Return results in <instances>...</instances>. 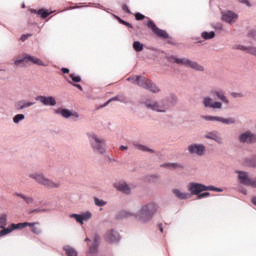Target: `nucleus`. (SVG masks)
<instances>
[{
  "label": "nucleus",
  "instance_id": "f257e3e1",
  "mask_svg": "<svg viewBox=\"0 0 256 256\" xmlns=\"http://www.w3.org/2000/svg\"><path fill=\"white\" fill-rule=\"evenodd\" d=\"M158 209V205L154 202L142 205L139 212L135 215V219L138 220L140 223H148V221L152 220Z\"/></svg>",
  "mask_w": 256,
  "mask_h": 256
},
{
  "label": "nucleus",
  "instance_id": "f03ea898",
  "mask_svg": "<svg viewBox=\"0 0 256 256\" xmlns=\"http://www.w3.org/2000/svg\"><path fill=\"white\" fill-rule=\"evenodd\" d=\"M127 80L133 84H137L140 87H144V89H148L154 94H157V92H160L159 87H157L150 79L146 78L145 76H140V75L130 76V78H128Z\"/></svg>",
  "mask_w": 256,
  "mask_h": 256
},
{
  "label": "nucleus",
  "instance_id": "7ed1b4c3",
  "mask_svg": "<svg viewBox=\"0 0 256 256\" xmlns=\"http://www.w3.org/2000/svg\"><path fill=\"white\" fill-rule=\"evenodd\" d=\"M188 190L192 195H201L203 191H222L221 188L216 186H206L202 183L190 182L188 185Z\"/></svg>",
  "mask_w": 256,
  "mask_h": 256
},
{
  "label": "nucleus",
  "instance_id": "20e7f679",
  "mask_svg": "<svg viewBox=\"0 0 256 256\" xmlns=\"http://www.w3.org/2000/svg\"><path fill=\"white\" fill-rule=\"evenodd\" d=\"M169 61L175 62L179 65H184L185 67H190L191 69L197 70L199 72H203L204 68L202 65L197 64V62H194L193 60L187 59L186 57H176V56H170Z\"/></svg>",
  "mask_w": 256,
  "mask_h": 256
},
{
  "label": "nucleus",
  "instance_id": "39448f33",
  "mask_svg": "<svg viewBox=\"0 0 256 256\" xmlns=\"http://www.w3.org/2000/svg\"><path fill=\"white\" fill-rule=\"evenodd\" d=\"M30 177L32 179H35L36 182L40 183V185H44V187H47V188L60 187V183L52 182V180L47 179V177H45L42 174H31Z\"/></svg>",
  "mask_w": 256,
  "mask_h": 256
},
{
  "label": "nucleus",
  "instance_id": "423d86ee",
  "mask_svg": "<svg viewBox=\"0 0 256 256\" xmlns=\"http://www.w3.org/2000/svg\"><path fill=\"white\" fill-rule=\"evenodd\" d=\"M29 62H31L32 64L41 65L45 67L43 60L39 59L38 57L29 56V55L22 57V59L15 60L14 64L19 66V65L29 64Z\"/></svg>",
  "mask_w": 256,
  "mask_h": 256
},
{
  "label": "nucleus",
  "instance_id": "0eeeda50",
  "mask_svg": "<svg viewBox=\"0 0 256 256\" xmlns=\"http://www.w3.org/2000/svg\"><path fill=\"white\" fill-rule=\"evenodd\" d=\"M90 141L94 150H97L99 154H105V141H103V139H99L96 134H92L90 136Z\"/></svg>",
  "mask_w": 256,
  "mask_h": 256
},
{
  "label": "nucleus",
  "instance_id": "6e6552de",
  "mask_svg": "<svg viewBox=\"0 0 256 256\" xmlns=\"http://www.w3.org/2000/svg\"><path fill=\"white\" fill-rule=\"evenodd\" d=\"M147 27L150 28L151 31H153V33L155 35L160 37V39H169L170 38V35L168 34V32H166V30H163V29H160L159 27H157L153 20L148 21Z\"/></svg>",
  "mask_w": 256,
  "mask_h": 256
},
{
  "label": "nucleus",
  "instance_id": "1a4fd4ad",
  "mask_svg": "<svg viewBox=\"0 0 256 256\" xmlns=\"http://www.w3.org/2000/svg\"><path fill=\"white\" fill-rule=\"evenodd\" d=\"M238 179L240 180V183H242L243 185L256 187V179H251L250 177H248L247 172H238Z\"/></svg>",
  "mask_w": 256,
  "mask_h": 256
},
{
  "label": "nucleus",
  "instance_id": "9d476101",
  "mask_svg": "<svg viewBox=\"0 0 256 256\" xmlns=\"http://www.w3.org/2000/svg\"><path fill=\"white\" fill-rule=\"evenodd\" d=\"M188 150L190 154H196L202 157V155H205L206 147L203 144H191L188 146Z\"/></svg>",
  "mask_w": 256,
  "mask_h": 256
},
{
  "label": "nucleus",
  "instance_id": "9b49d317",
  "mask_svg": "<svg viewBox=\"0 0 256 256\" xmlns=\"http://www.w3.org/2000/svg\"><path fill=\"white\" fill-rule=\"evenodd\" d=\"M239 18V15L235 12H231V10H228L227 12H222V20L226 21V23H229L230 25L232 23H235Z\"/></svg>",
  "mask_w": 256,
  "mask_h": 256
},
{
  "label": "nucleus",
  "instance_id": "f8f14e48",
  "mask_svg": "<svg viewBox=\"0 0 256 256\" xmlns=\"http://www.w3.org/2000/svg\"><path fill=\"white\" fill-rule=\"evenodd\" d=\"M205 121H219L222 124L230 125L235 124L236 120L233 117L225 119L224 117H217V116H204Z\"/></svg>",
  "mask_w": 256,
  "mask_h": 256
},
{
  "label": "nucleus",
  "instance_id": "ddd939ff",
  "mask_svg": "<svg viewBox=\"0 0 256 256\" xmlns=\"http://www.w3.org/2000/svg\"><path fill=\"white\" fill-rule=\"evenodd\" d=\"M203 104L205 108H213V109H221L223 108L222 103L220 101H213L210 97H205L203 100Z\"/></svg>",
  "mask_w": 256,
  "mask_h": 256
},
{
  "label": "nucleus",
  "instance_id": "4468645a",
  "mask_svg": "<svg viewBox=\"0 0 256 256\" xmlns=\"http://www.w3.org/2000/svg\"><path fill=\"white\" fill-rule=\"evenodd\" d=\"M70 217L75 218L77 223H80V225H83V221H88L91 219L92 213L85 212V213H82L81 215H78L77 213H72V215H70Z\"/></svg>",
  "mask_w": 256,
  "mask_h": 256
},
{
  "label": "nucleus",
  "instance_id": "2eb2a0df",
  "mask_svg": "<svg viewBox=\"0 0 256 256\" xmlns=\"http://www.w3.org/2000/svg\"><path fill=\"white\" fill-rule=\"evenodd\" d=\"M240 141L241 143H255L256 134H252L250 131H247L240 135Z\"/></svg>",
  "mask_w": 256,
  "mask_h": 256
},
{
  "label": "nucleus",
  "instance_id": "dca6fc26",
  "mask_svg": "<svg viewBox=\"0 0 256 256\" xmlns=\"http://www.w3.org/2000/svg\"><path fill=\"white\" fill-rule=\"evenodd\" d=\"M105 239L107 242L116 243L120 240V234L116 230H109L105 235Z\"/></svg>",
  "mask_w": 256,
  "mask_h": 256
},
{
  "label": "nucleus",
  "instance_id": "f3484780",
  "mask_svg": "<svg viewBox=\"0 0 256 256\" xmlns=\"http://www.w3.org/2000/svg\"><path fill=\"white\" fill-rule=\"evenodd\" d=\"M36 100L43 103V105H45V106H56L57 105L56 98H54V97H44V96L40 95L39 97L36 98Z\"/></svg>",
  "mask_w": 256,
  "mask_h": 256
},
{
  "label": "nucleus",
  "instance_id": "a211bd4d",
  "mask_svg": "<svg viewBox=\"0 0 256 256\" xmlns=\"http://www.w3.org/2000/svg\"><path fill=\"white\" fill-rule=\"evenodd\" d=\"M146 108H150L153 109V111H157L158 113H164L166 111L165 105H160L157 102H153V103H145Z\"/></svg>",
  "mask_w": 256,
  "mask_h": 256
},
{
  "label": "nucleus",
  "instance_id": "6ab92c4d",
  "mask_svg": "<svg viewBox=\"0 0 256 256\" xmlns=\"http://www.w3.org/2000/svg\"><path fill=\"white\" fill-rule=\"evenodd\" d=\"M57 114H61L62 117H65L68 119V117L74 116V117H79L78 112H72L70 109H57L56 110Z\"/></svg>",
  "mask_w": 256,
  "mask_h": 256
},
{
  "label": "nucleus",
  "instance_id": "aec40b11",
  "mask_svg": "<svg viewBox=\"0 0 256 256\" xmlns=\"http://www.w3.org/2000/svg\"><path fill=\"white\" fill-rule=\"evenodd\" d=\"M211 94L216 95L219 100H221L222 102H224L226 104L230 103V101L224 94L223 90H211Z\"/></svg>",
  "mask_w": 256,
  "mask_h": 256
},
{
  "label": "nucleus",
  "instance_id": "412c9836",
  "mask_svg": "<svg viewBox=\"0 0 256 256\" xmlns=\"http://www.w3.org/2000/svg\"><path fill=\"white\" fill-rule=\"evenodd\" d=\"M33 105H35V103H33L32 101L20 100V101H17L15 108L17 110H21V109L29 108V106H33Z\"/></svg>",
  "mask_w": 256,
  "mask_h": 256
},
{
  "label": "nucleus",
  "instance_id": "4be33fe9",
  "mask_svg": "<svg viewBox=\"0 0 256 256\" xmlns=\"http://www.w3.org/2000/svg\"><path fill=\"white\" fill-rule=\"evenodd\" d=\"M99 240H100L99 235L95 234L94 238H93V245L90 246V248H89L90 253H92V254L97 253L98 247H99Z\"/></svg>",
  "mask_w": 256,
  "mask_h": 256
},
{
  "label": "nucleus",
  "instance_id": "5701e85b",
  "mask_svg": "<svg viewBox=\"0 0 256 256\" xmlns=\"http://www.w3.org/2000/svg\"><path fill=\"white\" fill-rule=\"evenodd\" d=\"M116 189L119 191H122L126 195H130L131 193V188L127 183H119L118 185H115Z\"/></svg>",
  "mask_w": 256,
  "mask_h": 256
},
{
  "label": "nucleus",
  "instance_id": "b1692460",
  "mask_svg": "<svg viewBox=\"0 0 256 256\" xmlns=\"http://www.w3.org/2000/svg\"><path fill=\"white\" fill-rule=\"evenodd\" d=\"M31 13H36L37 15H40L42 18L49 17L50 13L49 10H45L44 8H41L40 10H35V8H31Z\"/></svg>",
  "mask_w": 256,
  "mask_h": 256
},
{
  "label": "nucleus",
  "instance_id": "393cba45",
  "mask_svg": "<svg viewBox=\"0 0 256 256\" xmlns=\"http://www.w3.org/2000/svg\"><path fill=\"white\" fill-rule=\"evenodd\" d=\"M172 192L176 196V198H178V199H188V198H190L189 193H183V191H180L177 188L172 190Z\"/></svg>",
  "mask_w": 256,
  "mask_h": 256
},
{
  "label": "nucleus",
  "instance_id": "a878e982",
  "mask_svg": "<svg viewBox=\"0 0 256 256\" xmlns=\"http://www.w3.org/2000/svg\"><path fill=\"white\" fill-rule=\"evenodd\" d=\"M126 97H124L123 95H117L116 97L110 98V100L106 101V103H104V105L102 106H108L111 102H126Z\"/></svg>",
  "mask_w": 256,
  "mask_h": 256
},
{
  "label": "nucleus",
  "instance_id": "bb28decb",
  "mask_svg": "<svg viewBox=\"0 0 256 256\" xmlns=\"http://www.w3.org/2000/svg\"><path fill=\"white\" fill-rule=\"evenodd\" d=\"M237 50H242V51H247L250 54H253L254 56H256V48H247V46H243V45H238L236 46Z\"/></svg>",
  "mask_w": 256,
  "mask_h": 256
},
{
  "label": "nucleus",
  "instance_id": "cd10ccee",
  "mask_svg": "<svg viewBox=\"0 0 256 256\" xmlns=\"http://www.w3.org/2000/svg\"><path fill=\"white\" fill-rule=\"evenodd\" d=\"M34 223H18V224H12V229L13 231L15 229H23V228H27V226H34Z\"/></svg>",
  "mask_w": 256,
  "mask_h": 256
},
{
  "label": "nucleus",
  "instance_id": "c85d7f7f",
  "mask_svg": "<svg viewBox=\"0 0 256 256\" xmlns=\"http://www.w3.org/2000/svg\"><path fill=\"white\" fill-rule=\"evenodd\" d=\"M64 251L67 256H78L76 249L71 248V246H66V248H64Z\"/></svg>",
  "mask_w": 256,
  "mask_h": 256
},
{
  "label": "nucleus",
  "instance_id": "c756f323",
  "mask_svg": "<svg viewBox=\"0 0 256 256\" xmlns=\"http://www.w3.org/2000/svg\"><path fill=\"white\" fill-rule=\"evenodd\" d=\"M215 32H213V30H211L210 32H202V38L205 40H209V39H214L215 37Z\"/></svg>",
  "mask_w": 256,
  "mask_h": 256
},
{
  "label": "nucleus",
  "instance_id": "7c9ffc66",
  "mask_svg": "<svg viewBox=\"0 0 256 256\" xmlns=\"http://www.w3.org/2000/svg\"><path fill=\"white\" fill-rule=\"evenodd\" d=\"M12 231H14L13 224H11V227H4L3 230H0V237L10 234Z\"/></svg>",
  "mask_w": 256,
  "mask_h": 256
},
{
  "label": "nucleus",
  "instance_id": "2f4dec72",
  "mask_svg": "<svg viewBox=\"0 0 256 256\" xmlns=\"http://www.w3.org/2000/svg\"><path fill=\"white\" fill-rule=\"evenodd\" d=\"M162 166L164 168H173V169L183 168L181 164H177V163H165V164H162Z\"/></svg>",
  "mask_w": 256,
  "mask_h": 256
},
{
  "label": "nucleus",
  "instance_id": "473e14b6",
  "mask_svg": "<svg viewBox=\"0 0 256 256\" xmlns=\"http://www.w3.org/2000/svg\"><path fill=\"white\" fill-rule=\"evenodd\" d=\"M7 226V215L0 216V228L3 230Z\"/></svg>",
  "mask_w": 256,
  "mask_h": 256
},
{
  "label": "nucleus",
  "instance_id": "72a5a7b5",
  "mask_svg": "<svg viewBox=\"0 0 256 256\" xmlns=\"http://www.w3.org/2000/svg\"><path fill=\"white\" fill-rule=\"evenodd\" d=\"M133 49H134L135 51H143L144 45H143V43H141V42H134V43H133Z\"/></svg>",
  "mask_w": 256,
  "mask_h": 256
},
{
  "label": "nucleus",
  "instance_id": "f704fd0d",
  "mask_svg": "<svg viewBox=\"0 0 256 256\" xmlns=\"http://www.w3.org/2000/svg\"><path fill=\"white\" fill-rule=\"evenodd\" d=\"M25 119V114H16V116L13 118V121L15 124H19L20 121H23Z\"/></svg>",
  "mask_w": 256,
  "mask_h": 256
},
{
  "label": "nucleus",
  "instance_id": "c9c22d12",
  "mask_svg": "<svg viewBox=\"0 0 256 256\" xmlns=\"http://www.w3.org/2000/svg\"><path fill=\"white\" fill-rule=\"evenodd\" d=\"M16 196H18L19 198L24 199V201H25L27 204H31V203L33 202V198H29L28 196H24V194L16 193Z\"/></svg>",
  "mask_w": 256,
  "mask_h": 256
},
{
  "label": "nucleus",
  "instance_id": "e433bc0d",
  "mask_svg": "<svg viewBox=\"0 0 256 256\" xmlns=\"http://www.w3.org/2000/svg\"><path fill=\"white\" fill-rule=\"evenodd\" d=\"M35 225H39V223H34L33 226H31V231L34 234H41L42 230L40 229V227H35Z\"/></svg>",
  "mask_w": 256,
  "mask_h": 256
},
{
  "label": "nucleus",
  "instance_id": "4c0bfd02",
  "mask_svg": "<svg viewBox=\"0 0 256 256\" xmlns=\"http://www.w3.org/2000/svg\"><path fill=\"white\" fill-rule=\"evenodd\" d=\"M129 217H133V213L126 212V211L119 213V218H129Z\"/></svg>",
  "mask_w": 256,
  "mask_h": 256
},
{
  "label": "nucleus",
  "instance_id": "58836bf2",
  "mask_svg": "<svg viewBox=\"0 0 256 256\" xmlns=\"http://www.w3.org/2000/svg\"><path fill=\"white\" fill-rule=\"evenodd\" d=\"M70 78H71V80H72L74 83H81V81H82L81 76H77V75H74V74H71V75H70Z\"/></svg>",
  "mask_w": 256,
  "mask_h": 256
},
{
  "label": "nucleus",
  "instance_id": "ea45409f",
  "mask_svg": "<svg viewBox=\"0 0 256 256\" xmlns=\"http://www.w3.org/2000/svg\"><path fill=\"white\" fill-rule=\"evenodd\" d=\"M94 202L96 206H99V207L106 206V202L103 201V199L94 198Z\"/></svg>",
  "mask_w": 256,
  "mask_h": 256
},
{
  "label": "nucleus",
  "instance_id": "a19ab883",
  "mask_svg": "<svg viewBox=\"0 0 256 256\" xmlns=\"http://www.w3.org/2000/svg\"><path fill=\"white\" fill-rule=\"evenodd\" d=\"M139 150H143L144 152H151V154H153L154 153V150H152V149H148V147H146V146H142L141 144H139L138 146H136Z\"/></svg>",
  "mask_w": 256,
  "mask_h": 256
},
{
  "label": "nucleus",
  "instance_id": "79ce46f5",
  "mask_svg": "<svg viewBox=\"0 0 256 256\" xmlns=\"http://www.w3.org/2000/svg\"><path fill=\"white\" fill-rule=\"evenodd\" d=\"M135 18L137 21L145 20V15L138 12V13H135Z\"/></svg>",
  "mask_w": 256,
  "mask_h": 256
},
{
  "label": "nucleus",
  "instance_id": "37998d69",
  "mask_svg": "<svg viewBox=\"0 0 256 256\" xmlns=\"http://www.w3.org/2000/svg\"><path fill=\"white\" fill-rule=\"evenodd\" d=\"M208 196H210V193L206 192V193H200L198 195V199H202V198H207Z\"/></svg>",
  "mask_w": 256,
  "mask_h": 256
},
{
  "label": "nucleus",
  "instance_id": "c03bdc74",
  "mask_svg": "<svg viewBox=\"0 0 256 256\" xmlns=\"http://www.w3.org/2000/svg\"><path fill=\"white\" fill-rule=\"evenodd\" d=\"M122 10H124V12L131 13V10L127 4L122 5Z\"/></svg>",
  "mask_w": 256,
  "mask_h": 256
},
{
  "label": "nucleus",
  "instance_id": "a18cd8bd",
  "mask_svg": "<svg viewBox=\"0 0 256 256\" xmlns=\"http://www.w3.org/2000/svg\"><path fill=\"white\" fill-rule=\"evenodd\" d=\"M7 76V73L5 70H0V80H4Z\"/></svg>",
  "mask_w": 256,
  "mask_h": 256
},
{
  "label": "nucleus",
  "instance_id": "49530a36",
  "mask_svg": "<svg viewBox=\"0 0 256 256\" xmlns=\"http://www.w3.org/2000/svg\"><path fill=\"white\" fill-rule=\"evenodd\" d=\"M32 34H23L21 36V40L22 42H25L27 39H29V37H31Z\"/></svg>",
  "mask_w": 256,
  "mask_h": 256
},
{
  "label": "nucleus",
  "instance_id": "de8ad7c7",
  "mask_svg": "<svg viewBox=\"0 0 256 256\" xmlns=\"http://www.w3.org/2000/svg\"><path fill=\"white\" fill-rule=\"evenodd\" d=\"M240 2H242V4H246L247 6H251L248 0H240Z\"/></svg>",
  "mask_w": 256,
  "mask_h": 256
},
{
  "label": "nucleus",
  "instance_id": "09e8293b",
  "mask_svg": "<svg viewBox=\"0 0 256 256\" xmlns=\"http://www.w3.org/2000/svg\"><path fill=\"white\" fill-rule=\"evenodd\" d=\"M115 18H116V20L119 21V23H121V24L123 25L124 20H122V18H120V16H116V15H115Z\"/></svg>",
  "mask_w": 256,
  "mask_h": 256
},
{
  "label": "nucleus",
  "instance_id": "8fccbe9b",
  "mask_svg": "<svg viewBox=\"0 0 256 256\" xmlns=\"http://www.w3.org/2000/svg\"><path fill=\"white\" fill-rule=\"evenodd\" d=\"M122 25L127 26L128 28H133L132 24L127 23V21H124V23H122Z\"/></svg>",
  "mask_w": 256,
  "mask_h": 256
},
{
  "label": "nucleus",
  "instance_id": "3c124183",
  "mask_svg": "<svg viewBox=\"0 0 256 256\" xmlns=\"http://www.w3.org/2000/svg\"><path fill=\"white\" fill-rule=\"evenodd\" d=\"M75 87H77V89H79L80 91H83V87L80 84H73Z\"/></svg>",
  "mask_w": 256,
  "mask_h": 256
},
{
  "label": "nucleus",
  "instance_id": "603ef678",
  "mask_svg": "<svg viewBox=\"0 0 256 256\" xmlns=\"http://www.w3.org/2000/svg\"><path fill=\"white\" fill-rule=\"evenodd\" d=\"M62 73H70V69L69 68H62Z\"/></svg>",
  "mask_w": 256,
  "mask_h": 256
},
{
  "label": "nucleus",
  "instance_id": "864d4df0",
  "mask_svg": "<svg viewBox=\"0 0 256 256\" xmlns=\"http://www.w3.org/2000/svg\"><path fill=\"white\" fill-rule=\"evenodd\" d=\"M231 95H232L233 97H242V94H236V92H233Z\"/></svg>",
  "mask_w": 256,
  "mask_h": 256
},
{
  "label": "nucleus",
  "instance_id": "5fc2aeb1",
  "mask_svg": "<svg viewBox=\"0 0 256 256\" xmlns=\"http://www.w3.org/2000/svg\"><path fill=\"white\" fill-rule=\"evenodd\" d=\"M251 202H252V204H254V206H256V197L252 198Z\"/></svg>",
  "mask_w": 256,
  "mask_h": 256
},
{
  "label": "nucleus",
  "instance_id": "6e6d98bb",
  "mask_svg": "<svg viewBox=\"0 0 256 256\" xmlns=\"http://www.w3.org/2000/svg\"><path fill=\"white\" fill-rule=\"evenodd\" d=\"M35 212H41V210H39L38 208H35V210H32L31 213H35Z\"/></svg>",
  "mask_w": 256,
  "mask_h": 256
},
{
  "label": "nucleus",
  "instance_id": "4d7b16f0",
  "mask_svg": "<svg viewBox=\"0 0 256 256\" xmlns=\"http://www.w3.org/2000/svg\"><path fill=\"white\" fill-rule=\"evenodd\" d=\"M128 147L127 146H120V150H127Z\"/></svg>",
  "mask_w": 256,
  "mask_h": 256
},
{
  "label": "nucleus",
  "instance_id": "13d9d810",
  "mask_svg": "<svg viewBox=\"0 0 256 256\" xmlns=\"http://www.w3.org/2000/svg\"><path fill=\"white\" fill-rule=\"evenodd\" d=\"M159 229L161 232H163V224H159Z\"/></svg>",
  "mask_w": 256,
  "mask_h": 256
},
{
  "label": "nucleus",
  "instance_id": "bf43d9fd",
  "mask_svg": "<svg viewBox=\"0 0 256 256\" xmlns=\"http://www.w3.org/2000/svg\"><path fill=\"white\" fill-rule=\"evenodd\" d=\"M208 138H211V139H216L214 136H208Z\"/></svg>",
  "mask_w": 256,
  "mask_h": 256
},
{
  "label": "nucleus",
  "instance_id": "052dcab7",
  "mask_svg": "<svg viewBox=\"0 0 256 256\" xmlns=\"http://www.w3.org/2000/svg\"><path fill=\"white\" fill-rule=\"evenodd\" d=\"M252 35V37H254V39H256V34H251Z\"/></svg>",
  "mask_w": 256,
  "mask_h": 256
},
{
  "label": "nucleus",
  "instance_id": "680f3d73",
  "mask_svg": "<svg viewBox=\"0 0 256 256\" xmlns=\"http://www.w3.org/2000/svg\"><path fill=\"white\" fill-rule=\"evenodd\" d=\"M152 178H158V175H153Z\"/></svg>",
  "mask_w": 256,
  "mask_h": 256
},
{
  "label": "nucleus",
  "instance_id": "e2e57ef3",
  "mask_svg": "<svg viewBox=\"0 0 256 256\" xmlns=\"http://www.w3.org/2000/svg\"><path fill=\"white\" fill-rule=\"evenodd\" d=\"M172 99L176 102L177 98L176 97H172Z\"/></svg>",
  "mask_w": 256,
  "mask_h": 256
},
{
  "label": "nucleus",
  "instance_id": "0e129e2a",
  "mask_svg": "<svg viewBox=\"0 0 256 256\" xmlns=\"http://www.w3.org/2000/svg\"><path fill=\"white\" fill-rule=\"evenodd\" d=\"M90 240V238H85V241H89Z\"/></svg>",
  "mask_w": 256,
  "mask_h": 256
}]
</instances>
